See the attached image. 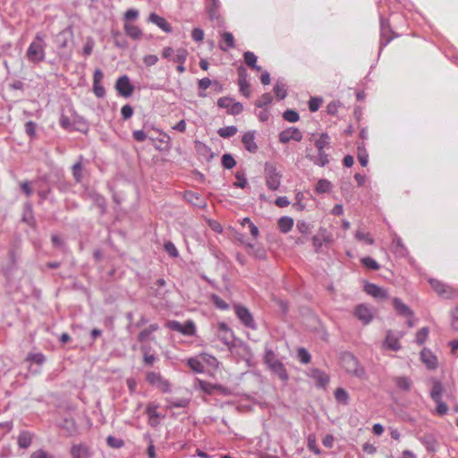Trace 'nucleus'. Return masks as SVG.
<instances>
[{"label": "nucleus", "instance_id": "obj_34", "mask_svg": "<svg viewBox=\"0 0 458 458\" xmlns=\"http://www.w3.org/2000/svg\"><path fill=\"white\" fill-rule=\"evenodd\" d=\"M59 123L62 128H64L67 131H78L81 132H84V128L76 127V126L72 125L71 119L64 114L61 115Z\"/></svg>", "mask_w": 458, "mask_h": 458}, {"label": "nucleus", "instance_id": "obj_35", "mask_svg": "<svg viewBox=\"0 0 458 458\" xmlns=\"http://www.w3.org/2000/svg\"><path fill=\"white\" fill-rule=\"evenodd\" d=\"M357 150H358L357 157H358L359 162L360 163V165L362 166H367V165L369 163V154L365 148V144L363 142L360 143L357 147Z\"/></svg>", "mask_w": 458, "mask_h": 458}, {"label": "nucleus", "instance_id": "obj_40", "mask_svg": "<svg viewBox=\"0 0 458 458\" xmlns=\"http://www.w3.org/2000/svg\"><path fill=\"white\" fill-rule=\"evenodd\" d=\"M273 90L279 100L284 99L287 96L286 85L279 81L275 84Z\"/></svg>", "mask_w": 458, "mask_h": 458}, {"label": "nucleus", "instance_id": "obj_27", "mask_svg": "<svg viewBox=\"0 0 458 458\" xmlns=\"http://www.w3.org/2000/svg\"><path fill=\"white\" fill-rule=\"evenodd\" d=\"M293 224L294 221L292 217L284 216L279 218L278 228L281 233H287L292 230Z\"/></svg>", "mask_w": 458, "mask_h": 458}, {"label": "nucleus", "instance_id": "obj_3", "mask_svg": "<svg viewBox=\"0 0 458 458\" xmlns=\"http://www.w3.org/2000/svg\"><path fill=\"white\" fill-rule=\"evenodd\" d=\"M341 364L346 372L358 377H361L365 373L357 358L351 352L342 354Z\"/></svg>", "mask_w": 458, "mask_h": 458}, {"label": "nucleus", "instance_id": "obj_57", "mask_svg": "<svg viewBox=\"0 0 458 458\" xmlns=\"http://www.w3.org/2000/svg\"><path fill=\"white\" fill-rule=\"evenodd\" d=\"M188 52L184 48H179L176 50V53L174 54L173 57V62L178 63V64H184L187 59Z\"/></svg>", "mask_w": 458, "mask_h": 458}, {"label": "nucleus", "instance_id": "obj_55", "mask_svg": "<svg viewBox=\"0 0 458 458\" xmlns=\"http://www.w3.org/2000/svg\"><path fill=\"white\" fill-rule=\"evenodd\" d=\"M106 444L112 448H121L124 445V441L122 438L115 437L114 436H108L106 437Z\"/></svg>", "mask_w": 458, "mask_h": 458}, {"label": "nucleus", "instance_id": "obj_59", "mask_svg": "<svg viewBox=\"0 0 458 458\" xmlns=\"http://www.w3.org/2000/svg\"><path fill=\"white\" fill-rule=\"evenodd\" d=\"M360 261L369 269L377 270L379 268V264L371 257L362 258Z\"/></svg>", "mask_w": 458, "mask_h": 458}, {"label": "nucleus", "instance_id": "obj_50", "mask_svg": "<svg viewBox=\"0 0 458 458\" xmlns=\"http://www.w3.org/2000/svg\"><path fill=\"white\" fill-rule=\"evenodd\" d=\"M236 182H233V186L236 188L244 189L247 186V180L244 171H237L235 174Z\"/></svg>", "mask_w": 458, "mask_h": 458}, {"label": "nucleus", "instance_id": "obj_61", "mask_svg": "<svg viewBox=\"0 0 458 458\" xmlns=\"http://www.w3.org/2000/svg\"><path fill=\"white\" fill-rule=\"evenodd\" d=\"M164 249L165 252L172 258H177L179 256V251L172 242H165Z\"/></svg>", "mask_w": 458, "mask_h": 458}, {"label": "nucleus", "instance_id": "obj_39", "mask_svg": "<svg viewBox=\"0 0 458 458\" xmlns=\"http://www.w3.org/2000/svg\"><path fill=\"white\" fill-rule=\"evenodd\" d=\"M335 398L338 403L347 405L349 403L350 396L345 389L338 387L335 391Z\"/></svg>", "mask_w": 458, "mask_h": 458}, {"label": "nucleus", "instance_id": "obj_17", "mask_svg": "<svg viewBox=\"0 0 458 458\" xmlns=\"http://www.w3.org/2000/svg\"><path fill=\"white\" fill-rule=\"evenodd\" d=\"M70 454L72 458H90L91 453L86 444H73L71 446Z\"/></svg>", "mask_w": 458, "mask_h": 458}, {"label": "nucleus", "instance_id": "obj_14", "mask_svg": "<svg viewBox=\"0 0 458 458\" xmlns=\"http://www.w3.org/2000/svg\"><path fill=\"white\" fill-rule=\"evenodd\" d=\"M392 303L394 310L399 316L406 318H414V312L412 310L408 305L403 303L400 298H393Z\"/></svg>", "mask_w": 458, "mask_h": 458}, {"label": "nucleus", "instance_id": "obj_47", "mask_svg": "<svg viewBox=\"0 0 458 458\" xmlns=\"http://www.w3.org/2000/svg\"><path fill=\"white\" fill-rule=\"evenodd\" d=\"M420 440L428 451L435 452L436 440L432 436H430V435L424 436Z\"/></svg>", "mask_w": 458, "mask_h": 458}, {"label": "nucleus", "instance_id": "obj_54", "mask_svg": "<svg viewBox=\"0 0 458 458\" xmlns=\"http://www.w3.org/2000/svg\"><path fill=\"white\" fill-rule=\"evenodd\" d=\"M429 329L425 327L420 328L416 334V343L420 345L423 344L428 337Z\"/></svg>", "mask_w": 458, "mask_h": 458}, {"label": "nucleus", "instance_id": "obj_33", "mask_svg": "<svg viewBox=\"0 0 458 458\" xmlns=\"http://www.w3.org/2000/svg\"><path fill=\"white\" fill-rule=\"evenodd\" d=\"M159 328V326L157 323L151 324L148 326V327L143 329L140 332L138 335V341L140 343L145 342L152 333L157 331Z\"/></svg>", "mask_w": 458, "mask_h": 458}, {"label": "nucleus", "instance_id": "obj_51", "mask_svg": "<svg viewBox=\"0 0 458 458\" xmlns=\"http://www.w3.org/2000/svg\"><path fill=\"white\" fill-rule=\"evenodd\" d=\"M296 228L303 235H308L311 232V225L304 220H298Z\"/></svg>", "mask_w": 458, "mask_h": 458}, {"label": "nucleus", "instance_id": "obj_32", "mask_svg": "<svg viewBox=\"0 0 458 458\" xmlns=\"http://www.w3.org/2000/svg\"><path fill=\"white\" fill-rule=\"evenodd\" d=\"M222 40L225 44V46L220 44L219 47L222 51L225 52L229 48H233L235 47L234 38L231 32H224L222 34Z\"/></svg>", "mask_w": 458, "mask_h": 458}, {"label": "nucleus", "instance_id": "obj_9", "mask_svg": "<svg viewBox=\"0 0 458 458\" xmlns=\"http://www.w3.org/2000/svg\"><path fill=\"white\" fill-rule=\"evenodd\" d=\"M166 327L187 336H193L196 335V326L192 320H187L184 324H182L177 320H170L166 323Z\"/></svg>", "mask_w": 458, "mask_h": 458}, {"label": "nucleus", "instance_id": "obj_31", "mask_svg": "<svg viewBox=\"0 0 458 458\" xmlns=\"http://www.w3.org/2000/svg\"><path fill=\"white\" fill-rule=\"evenodd\" d=\"M243 57H244L245 64L249 67H250L251 69H254L258 72L261 70V67L257 64L258 57L253 52H250V51L245 52L243 55Z\"/></svg>", "mask_w": 458, "mask_h": 458}, {"label": "nucleus", "instance_id": "obj_13", "mask_svg": "<svg viewBox=\"0 0 458 458\" xmlns=\"http://www.w3.org/2000/svg\"><path fill=\"white\" fill-rule=\"evenodd\" d=\"M302 140L301 131L296 127H290L279 133V141L281 143H288L290 140L300 142Z\"/></svg>", "mask_w": 458, "mask_h": 458}, {"label": "nucleus", "instance_id": "obj_38", "mask_svg": "<svg viewBox=\"0 0 458 458\" xmlns=\"http://www.w3.org/2000/svg\"><path fill=\"white\" fill-rule=\"evenodd\" d=\"M314 144L318 150L325 149L326 148H329V146H330L329 135L326 132L321 133L319 138L315 140Z\"/></svg>", "mask_w": 458, "mask_h": 458}, {"label": "nucleus", "instance_id": "obj_16", "mask_svg": "<svg viewBox=\"0 0 458 458\" xmlns=\"http://www.w3.org/2000/svg\"><path fill=\"white\" fill-rule=\"evenodd\" d=\"M364 291L376 299L385 300L388 298V293L386 289L372 283H367L364 285Z\"/></svg>", "mask_w": 458, "mask_h": 458}, {"label": "nucleus", "instance_id": "obj_36", "mask_svg": "<svg viewBox=\"0 0 458 458\" xmlns=\"http://www.w3.org/2000/svg\"><path fill=\"white\" fill-rule=\"evenodd\" d=\"M143 362L146 366L151 367L158 360L155 354L149 353L150 347L142 346Z\"/></svg>", "mask_w": 458, "mask_h": 458}, {"label": "nucleus", "instance_id": "obj_29", "mask_svg": "<svg viewBox=\"0 0 458 458\" xmlns=\"http://www.w3.org/2000/svg\"><path fill=\"white\" fill-rule=\"evenodd\" d=\"M124 31L132 39H140L142 36V31L138 26L128 22L124 24Z\"/></svg>", "mask_w": 458, "mask_h": 458}, {"label": "nucleus", "instance_id": "obj_41", "mask_svg": "<svg viewBox=\"0 0 458 458\" xmlns=\"http://www.w3.org/2000/svg\"><path fill=\"white\" fill-rule=\"evenodd\" d=\"M82 157H80V160L76 162L72 167V176L77 183L81 182L82 180V164H81Z\"/></svg>", "mask_w": 458, "mask_h": 458}, {"label": "nucleus", "instance_id": "obj_53", "mask_svg": "<svg viewBox=\"0 0 458 458\" xmlns=\"http://www.w3.org/2000/svg\"><path fill=\"white\" fill-rule=\"evenodd\" d=\"M26 360L38 365H42L46 360V357L42 352L29 353Z\"/></svg>", "mask_w": 458, "mask_h": 458}, {"label": "nucleus", "instance_id": "obj_2", "mask_svg": "<svg viewBox=\"0 0 458 458\" xmlns=\"http://www.w3.org/2000/svg\"><path fill=\"white\" fill-rule=\"evenodd\" d=\"M263 359L268 369L282 381L285 382L288 380L289 375L284 365L276 358V353L272 349L266 347Z\"/></svg>", "mask_w": 458, "mask_h": 458}, {"label": "nucleus", "instance_id": "obj_30", "mask_svg": "<svg viewBox=\"0 0 458 458\" xmlns=\"http://www.w3.org/2000/svg\"><path fill=\"white\" fill-rule=\"evenodd\" d=\"M166 403L169 408H185L189 405L190 400L187 398H166Z\"/></svg>", "mask_w": 458, "mask_h": 458}, {"label": "nucleus", "instance_id": "obj_20", "mask_svg": "<svg viewBox=\"0 0 458 458\" xmlns=\"http://www.w3.org/2000/svg\"><path fill=\"white\" fill-rule=\"evenodd\" d=\"M242 142L245 149L250 153H256L258 151V145L255 141V132L247 131L242 135Z\"/></svg>", "mask_w": 458, "mask_h": 458}, {"label": "nucleus", "instance_id": "obj_58", "mask_svg": "<svg viewBox=\"0 0 458 458\" xmlns=\"http://www.w3.org/2000/svg\"><path fill=\"white\" fill-rule=\"evenodd\" d=\"M283 118L290 123H296L300 119L298 112L293 109H287L283 114Z\"/></svg>", "mask_w": 458, "mask_h": 458}, {"label": "nucleus", "instance_id": "obj_48", "mask_svg": "<svg viewBox=\"0 0 458 458\" xmlns=\"http://www.w3.org/2000/svg\"><path fill=\"white\" fill-rule=\"evenodd\" d=\"M273 101V98L270 93H264L261 97L256 101L255 106L259 108L267 107Z\"/></svg>", "mask_w": 458, "mask_h": 458}, {"label": "nucleus", "instance_id": "obj_56", "mask_svg": "<svg viewBox=\"0 0 458 458\" xmlns=\"http://www.w3.org/2000/svg\"><path fill=\"white\" fill-rule=\"evenodd\" d=\"M297 357L303 364H308L311 360L310 352L304 347H301L297 350Z\"/></svg>", "mask_w": 458, "mask_h": 458}, {"label": "nucleus", "instance_id": "obj_10", "mask_svg": "<svg viewBox=\"0 0 458 458\" xmlns=\"http://www.w3.org/2000/svg\"><path fill=\"white\" fill-rule=\"evenodd\" d=\"M380 21V45H379V54L386 47L390 41L393 39V37L389 36L391 32L390 25L388 21L380 13L379 14Z\"/></svg>", "mask_w": 458, "mask_h": 458}, {"label": "nucleus", "instance_id": "obj_45", "mask_svg": "<svg viewBox=\"0 0 458 458\" xmlns=\"http://www.w3.org/2000/svg\"><path fill=\"white\" fill-rule=\"evenodd\" d=\"M237 131H238L237 127L234 125L225 126V127L220 128L217 131V134L221 138L227 139V138L234 136L236 134Z\"/></svg>", "mask_w": 458, "mask_h": 458}, {"label": "nucleus", "instance_id": "obj_46", "mask_svg": "<svg viewBox=\"0 0 458 458\" xmlns=\"http://www.w3.org/2000/svg\"><path fill=\"white\" fill-rule=\"evenodd\" d=\"M199 388L206 394H211L214 390H222L223 386L220 385H214L203 380H199Z\"/></svg>", "mask_w": 458, "mask_h": 458}, {"label": "nucleus", "instance_id": "obj_44", "mask_svg": "<svg viewBox=\"0 0 458 458\" xmlns=\"http://www.w3.org/2000/svg\"><path fill=\"white\" fill-rule=\"evenodd\" d=\"M186 199L197 207H202L204 206V201L200 198L199 194L193 192V191H186L185 193Z\"/></svg>", "mask_w": 458, "mask_h": 458}, {"label": "nucleus", "instance_id": "obj_15", "mask_svg": "<svg viewBox=\"0 0 458 458\" xmlns=\"http://www.w3.org/2000/svg\"><path fill=\"white\" fill-rule=\"evenodd\" d=\"M420 360L426 368L434 370L437 368V357L428 348H423L420 352Z\"/></svg>", "mask_w": 458, "mask_h": 458}, {"label": "nucleus", "instance_id": "obj_1", "mask_svg": "<svg viewBox=\"0 0 458 458\" xmlns=\"http://www.w3.org/2000/svg\"><path fill=\"white\" fill-rule=\"evenodd\" d=\"M46 46L45 35L40 32L37 33L26 52L28 61L32 64H39L44 61L46 57Z\"/></svg>", "mask_w": 458, "mask_h": 458}, {"label": "nucleus", "instance_id": "obj_19", "mask_svg": "<svg viewBox=\"0 0 458 458\" xmlns=\"http://www.w3.org/2000/svg\"><path fill=\"white\" fill-rule=\"evenodd\" d=\"M72 38V31L70 28L61 30L55 37V43L58 48H65Z\"/></svg>", "mask_w": 458, "mask_h": 458}, {"label": "nucleus", "instance_id": "obj_62", "mask_svg": "<svg viewBox=\"0 0 458 458\" xmlns=\"http://www.w3.org/2000/svg\"><path fill=\"white\" fill-rule=\"evenodd\" d=\"M322 98L318 97H312L309 100L308 106L310 112H316L319 109L322 104Z\"/></svg>", "mask_w": 458, "mask_h": 458}, {"label": "nucleus", "instance_id": "obj_23", "mask_svg": "<svg viewBox=\"0 0 458 458\" xmlns=\"http://www.w3.org/2000/svg\"><path fill=\"white\" fill-rule=\"evenodd\" d=\"M148 21L156 24L158 28L166 33L172 32V26L165 21V18L157 15L155 13L149 14Z\"/></svg>", "mask_w": 458, "mask_h": 458}, {"label": "nucleus", "instance_id": "obj_6", "mask_svg": "<svg viewBox=\"0 0 458 458\" xmlns=\"http://www.w3.org/2000/svg\"><path fill=\"white\" fill-rule=\"evenodd\" d=\"M146 381L152 386L158 388L162 393H170L172 386L159 372L148 371L146 374Z\"/></svg>", "mask_w": 458, "mask_h": 458}, {"label": "nucleus", "instance_id": "obj_25", "mask_svg": "<svg viewBox=\"0 0 458 458\" xmlns=\"http://www.w3.org/2000/svg\"><path fill=\"white\" fill-rule=\"evenodd\" d=\"M392 249L394 253L398 257H405L408 255L407 248L403 243L402 239L397 235H394L393 239Z\"/></svg>", "mask_w": 458, "mask_h": 458}, {"label": "nucleus", "instance_id": "obj_43", "mask_svg": "<svg viewBox=\"0 0 458 458\" xmlns=\"http://www.w3.org/2000/svg\"><path fill=\"white\" fill-rule=\"evenodd\" d=\"M332 189V183L327 179H320L317 184L315 191L318 194L326 193L330 191Z\"/></svg>", "mask_w": 458, "mask_h": 458}, {"label": "nucleus", "instance_id": "obj_37", "mask_svg": "<svg viewBox=\"0 0 458 458\" xmlns=\"http://www.w3.org/2000/svg\"><path fill=\"white\" fill-rule=\"evenodd\" d=\"M394 381L397 387L403 391H409L411 387V380L408 377H396Z\"/></svg>", "mask_w": 458, "mask_h": 458}, {"label": "nucleus", "instance_id": "obj_7", "mask_svg": "<svg viewBox=\"0 0 458 458\" xmlns=\"http://www.w3.org/2000/svg\"><path fill=\"white\" fill-rule=\"evenodd\" d=\"M428 283L434 291L442 298L452 299L457 294V291L449 284L435 278H429Z\"/></svg>", "mask_w": 458, "mask_h": 458}, {"label": "nucleus", "instance_id": "obj_11", "mask_svg": "<svg viewBox=\"0 0 458 458\" xmlns=\"http://www.w3.org/2000/svg\"><path fill=\"white\" fill-rule=\"evenodd\" d=\"M159 133L158 137L149 136L148 140L154 144L157 150H169L172 148L170 136L163 131L157 130Z\"/></svg>", "mask_w": 458, "mask_h": 458}, {"label": "nucleus", "instance_id": "obj_22", "mask_svg": "<svg viewBox=\"0 0 458 458\" xmlns=\"http://www.w3.org/2000/svg\"><path fill=\"white\" fill-rule=\"evenodd\" d=\"M309 377L317 381L318 386L324 387L329 382V377L318 369H312L309 373Z\"/></svg>", "mask_w": 458, "mask_h": 458}, {"label": "nucleus", "instance_id": "obj_60", "mask_svg": "<svg viewBox=\"0 0 458 458\" xmlns=\"http://www.w3.org/2000/svg\"><path fill=\"white\" fill-rule=\"evenodd\" d=\"M355 238L358 241H363L369 245H372L374 243L373 238L370 236L369 233H365L363 231L358 230L355 233Z\"/></svg>", "mask_w": 458, "mask_h": 458}, {"label": "nucleus", "instance_id": "obj_4", "mask_svg": "<svg viewBox=\"0 0 458 458\" xmlns=\"http://www.w3.org/2000/svg\"><path fill=\"white\" fill-rule=\"evenodd\" d=\"M266 184L270 191H277L281 185L282 174L277 171L276 166L269 162L265 164L264 168Z\"/></svg>", "mask_w": 458, "mask_h": 458}, {"label": "nucleus", "instance_id": "obj_18", "mask_svg": "<svg viewBox=\"0 0 458 458\" xmlns=\"http://www.w3.org/2000/svg\"><path fill=\"white\" fill-rule=\"evenodd\" d=\"M354 314L357 317V318L365 325L370 323L373 318L371 310L365 304H359L358 306H356Z\"/></svg>", "mask_w": 458, "mask_h": 458}, {"label": "nucleus", "instance_id": "obj_12", "mask_svg": "<svg viewBox=\"0 0 458 458\" xmlns=\"http://www.w3.org/2000/svg\"><path fill=\"white\" fill-rule=\"evenodd\" d=\"M115 89L120 96L129 98L132 95L134 88L131 83L129 77L127 75H123L116 81Z\"/></svg>", "mask_w": 458, "mask_h": 458}, {"label": "nucleus", "instance_id": "obj_64", "mask_svg": "<svg viewBox=\"0 0 458 458\" xmlns=\"http://www.w3.org/2000/svg\"><path fill=\"white\" fill-rule=\"evenodd\" d=\"M242 110H243V106L240 102H235L233 99V103H232L229 110L227 111V113L232 115H237V114H241L242 112Z\"/></svg>", "mask_w": 458, "mask_h": 458}, {"label": "nucleus", "instance_id": "obj_52", "mask_svg": "<svg viewBox=\"0 0 458 458\" xmlns=\"http://www.w3.org/2000/svg\"><path fill=\"white\" fill-rule=\"evenodd\" d=\"M222 165L226 169H232L236 165V161L231 154L225 153L222 156Z\"/></svg>", "mask_w": 458, "mask_h": 458}, {"label": "nucleus", "instance_id": "obj_26", "mask_svg": "<svg viewBox=\"0 0 458 458\" xmlns=\"http://www.w3.org/2000/svg\"><path fill=\"white\" fill-rule=\"evenodd\" d=\"M399 339V337L394 336L391 331H388L386 337L383 343V345L385 348H387L394 352H397L401 349V344Z\"/></svg>", "mask_w": 458, "mask_h": 458}, {"label": "nucleus", "instance_id": "obj_24", "mask_svg": "<svg viewBox=\"0 0 458 458\" xmlns=\"http://www.w3.org/2000/svg\"><path fill=\"white\" fill-rule=\"evenodd\" d=\"M306 157L314 165H318L320 167H324L329 163V157L328 155L326 153L325 149L318 150V156L307 155Z\"/></svg>", "mask_w": 458, "mask_h": 458}, {"label": "nucleus", "instance_id": "obj_42", "mask_svg": "<svg viewBox=\"0 0 458 458\" xmlns=\"http://www.w3.org/2000/svg\"><path fill=\"white\" fill-rule=\"evenodd\" d=\"M307 446L308 449L314 453L316 455L321 454V450L317 445L316 436L314 434H309L307 437Z\"/></svg>", "mask_w": 458, "mask_h": 458}, {"label": "nucleus", "instance_id": "obj_28", "mask_svg": "<svg viewBox=\"0 0 458 458\" xmlns=\"http://www.w3.org/2000/svg\"><path fill=\"white\" fill-rule=\"evenodd\" d=\"M17 443L20 448L27 449L32 443L31 434L28 431H21L18 436Z\"/></svg>", "mask_w": 458, "mask_h": 458}, {"label": "nucleus", "instance_id": "obj_8", "mask_svg": "<svg viewBox=\"0 0 458 458\" xmlns=\"http://www.w3.org/2000/svg\"><path fill=\"white\" fill-rule=\"evenodd\" d=\"M233 309L237 318H239L242 325L253 330L257 329V324L254 320L251 312L248 308L241 304H235L233 306Z\"/></svg>", "mask_w": 458, "mask_h": 458}, {"label": "nucleus", "instance_id": "obj_49", "mask_svg": "<svg viewBox=\"0 0 458 458\" xmlns=\"http://www.w3.org/2000/svg\"><path fill=\"white\" fill-rule=\"evenodd\" d=\"M187 364L194 372H197V373L204 372V365L197 358H190V359H188Z\"/></svg>", "mask_w": 458, "mask_h": 458}, {"label": "nucleus", "instance_id": "obj_63", "mask_svg": "<svg viewBox=\"0 0 458 458\" xmlns=\"http://www.w3.org/2000/svg\"><path fill=\"white\" fill-rule=\"evenodd\" d=\"M211 299L216 308L222 310H226L229 309V304L219 296L213 294Z\"/></svg>", "mask_w": 458, "mask_h": 458}, {"label": "nucleus", "instance_id": "obj_5", "mask_svg": "<svg viewBox=\"0 0 458 458\" xmlns=\"http://www.w3.org/2000/svg\"><path fill=\"white\" fill-rule=\"evenodd\" d=\"M444 392L443 386L440 381L434 380L433 386L430 391V397L436 403V412L443 416L447 413L448 407L445 403L442 401V394Z\"/></svg>", "mask_w": 458, "mask_h": 458}, {"label": "nucleus", "instance_id": "obj_21", "mask_svg": "<svg viewBox=\"0 0 458 458\" xmlns=\"http://www.w3.org/2000/svg\"><path fill=\"white\" fill-rule=\"evenodd\" d=\"M220 8V1L219 0H209L206 3V11L208 13L209 19L211 21H216L219 22L220 16L218 13V10Z\"/></svg>", "mask_w": 458, "mask_h": 458}]
</instances>
